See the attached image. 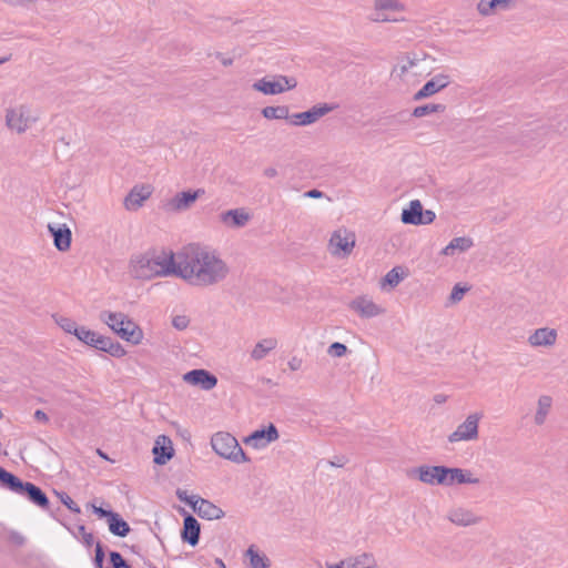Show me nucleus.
I'll use <instances>...</instances> for the list:
<instances>
[{"instance_id":"nucleus-59","label":"nucleus","mask_w":568,"mask_h":568,"mask_svg":"<svg viewBox=\"0 0 568 568\" xmlns=\"http://www.w3.org/2000/svg\"><path fill=\"white\" fill-rule=\"evenodd\" d=\"M11 60V54H8V55H4L2 58H0V65L10 61Z\"/></svg>"},{"instance_id":"nucleus-28","label":"nucleus","mask_w":568,"mask_h":568,"mask_svg":"<svg viewBox=\"0 0 568 568\" xmlns=\"http://www.w3.org/2000/svg\"><path fill=\"white\" fill-rule=\"evenodd\" d=\"M513 0H480L477 4V11L483 17H488L500 10L511 8Z\"/></svg>"},{"instance_id":"nucleus-21","label":"nucleus","mask_w":568,"mask_h":568,"mask_svg":"<svg viewBox=\"0 0 568 568\" xmlns=\"http://www.w3.org/2000/svg\"><path fill=\"white\" fill-rule=\"evenodd\" d=\"M349 307L355 311L362 317H375L384 314L385 310L374 303V301L367 296H358L354 298Z\"/></svg>"},{"instance_id":"nucleus-38","label":"nucleus","mask_w":568,"mask_h":568,"mask_svg":"<svg viewBox=\"0 0 568 568\" xmlns=\"http://www.w3.org/2000/svg\"><path fill=\"white\" fill-rule=\"evenodd\" d=\"M98 335L99 333L91 331L85 326H80L75 337L85 345L93 347Z\"/></svg>"},{"instance_id":"nucleus-45","label":"nucleus","mask_w":568,"mask_h":568,"mask_svg":"<svg viewBox=\"0 0 568 568\" xmlns=\"http://www.w3.org/2000/svg\"><path fill=\"white\" fill-rule=\"evenodd\" d=\"M111 342H112L111 337H106V336L99 334L98 337L95 338L93 348H97L99 351L106 353V348L109 347Z\"/></svg>"},{"instance_id":"nucleus-6","label":"nucleus","mask_w":568,"mask_h":568,"mask_svg":"<svg viewBox=\"0 0 568 568\" xmlns=\"http://www.w3.org/2000/svg\"><path fill=\"white\" fill-rule=\"evenodd\" d=\"M39 119L40 112L28 104H19L6 110V125L18 134L30 130Z\"/></svg>"},{"instance_id":"nucleus-39","label":"nucleus","mask_w":568,"mask_h":568,"mask_svg":"<svg viewBox=\"0 0 568 568\" xmlns=\"http://www.w3.org/2000/svg\"><path fill=\"white\" fill-rule=\"evenodd\" d=\"M404 278L403 273L399 271L398 267H394L390 271L386 273V275L383 278V284H387L390 287L397 286L402 280Z\"/></svg>"},{"instance_id":"nucleus-25","label":"nucleus","mask_w":568,"mask_h":568,"mask_svg":"<svg viewBox=\"0 0 568 568\" xmlns=\"http://www.w3.org/2000/svg\"><path fill=\"white\" fill-rule=\"evenodd\" d=\"M48 230L53 237L54 246L59 251L65 252L70 248L71 231L65 224H62V225L49 224Z\"/></svg>"},{"instance_id":"nucleus-26","label":"nucleus","mask_w":568,"mask_h":568,"mask_svg":"<svg viewBox=\"0 0 568 568\" xmlns=\"http://www.w3.org/2000/svg\"><path fill=\"white\" fill-rule=\"evenodd\" d=\"M152 452L154 454V463L164 465L173 456L171 439L166 436H159Z\"/></svg>"},{"instance_id":"nucleus-58","label":"nucleus","mask_w":568,"mask_h":568,"mask_svg":"<svg viewBox=\"0 0 568 568\" xmlns=\"http://www.w3.org/2000/svg\"><path fill=\"white\" fill-rule=\"evenodd\" d=\"M434 399H435L436 403L440 404V403H444L446 400V397L444 395H442V394H438V395L435 396Z\"/></svg>"},{"instance_id":"nucleus-8","label":"nucleus","mask_w":568,"mask_h":568,"mask_svg":"<svg viewBox=\"0 0 568 568\" xmlns=\"http://www.w3.org/2000/svg\"><path fill=\"white\" fill-rule=\"evenodd\" d=\"M297 81L293 77L282 74L264 77L252 84L253 90L266 95H275L295 89Z\"/></svg>"},{"instance_id":"nucleus-62","label":"nucleus","mask_w":568,"mask_h":568,"mask_svg":"<svg viewBox=\"0 0 568 568\" xmlns=\"http://www.w3.org/2000/svg\"><path fill=\"white\" fill-rule=\"evenodd\" d=\"M331 464H332L333 466H342V464H338V462H335V463H334V462H332Z\"/></svg>"},{"instance_id":"nucleus-56","label":"nucleus","mask_w":568,"mask_h":568,"mask_svg":"<svg viewBox=\"0 0 568 568\" xmlns=\"http://www.w3.org/2000/svg\"><path fill=\"white\" fill-rule=\"evenodd\" d=\"M216 59H219L224 67H230L233 64V59L230 57H225L222 53H216Z\"/></svg>"},{"instance_id":"nucleus-2","label":"nucleus","mask_w":568,"mask_h":568,"mask_svg":"<svg viewBox=\"0 0 568 568\" xmlns=\"http://www.w3.org/2000/svg\"><path fill=\"white\" fill-rule=\"evenodd\" d=\"M178 252L153 248L133 254L128 272L132 278L148 281L154 277L176 276Z\"/></svg>"},{"instance_id":"nucleus-40","label":"nucleus","mask_w":568,"mask_h":568,"mask_svg":"<svg viewBox=\"0 0 568 568\" xmlns=\"http://www.w3.org/2000/svg\"><path fill=\"white\" fill-rule=\"evenodd\" d=\"M373 558L371 555L363 554L353 560H347L348 568H371L373 566Z\"/></svg>"},{"instance_id":"nucleus-20","label":"nucleus","mask_w":568,"mask_h":568,"mask_svg":"<svg viewBox=\"0 0 568 568\" xmlns=\"http://www.w3.org/2000/svg\"><path fill=\"white\" fill-rule=\"evenodd\" d=\"M192 509L201 517L207 520L221 519L224 517V511L212 501L196 497L193 501H190Z\"/></svg>"},{"instance_id":"nucleus-37","label":"nucleus","mask_w":568,"mask_h":568,"mask_svg":"<svg viewBox=\"0 0 568 568\" xmlns=\"http://www.w3.org/2000/svg\"><path fill=\"white\" fill-rule=\"evenodd\" d=\"M53 320L57 323V325L68 334H72L75 336L80 328V326H78V324L69 317L53 315Z\"/></svg>"},{"instance_id":"nucleus-60","label":"nucleus","mask_w":568,"mask_h":568,"mask_svg":"<svg viewBox=\"0 0 568 568\" xmlns=\"http://www.w3.org/2000/svg\"><path fill=\"white\" fill-rule=\"evenodd\" d=\"M21 4H31L36 3L37 0H18Z\"/></svg>"},{"instance_id":"nucleus-32","label":"nucleus","mask_w":568,"mask_h":568,"mask_svg":"<svg viewBox=\"0 0 568 568\" xmlns=\"http://www.w3.org/2000/svg\"><path fill=\"white\" fill-rule=\"evenodd\" d=\"M108 525L109 530L115 536L125 537L130 532L129 524L116 513L108 520Z\"/></svg>"},{"instance_id":"nucleus-29","label":"nucleus","mask_w":568,"mask_h":568,"mask_svg":"<svg viewBox=\"0 0 568 568\" xmlns=\"http://www.w3.org/2000/svg\"><path fill=\"white\" fill-rule=\"evenodd\" d=\"M182 538L187 541L191 546H195L200 539V524L191 515L184 518Z\"/></svg>"},{"instance_id":"nucleus-31","label":"nucleus","mask_w":568,"mask_h":568,"mask_svg":"<svg viewBox=\"0 0 568 568\" xmlns=\"http://www.w3.org/2000/svg\"><path fill=\"white\" fill-rule=\"evenodd\" d=\"M552 406V399L548 395H541L537 400L536 413L534 415V423L538 426L545 424L548 414Z\"/></svg>"},{"instance_id":"nucleus-44","label":"nucleus","mask_w":568,"mask_h":568,"mask_svg":"<svg viewBox=\"0 0 568 568\" xmlns=\"http://www.w3.org/2000/svg\"><path fill=\"white\" fill-rule=\"evenodd\" d=\"M110 560L113 566V568H130L123 557L118 551H111L110 552Z\"/></svg>"},{"instance_id":"nucleus-52","label":"nucleus","mask_w":568,"mask_h":568,"mask_svg":"<svg viewBox=\"0 0 568 568\" xmlns=\"http://www.w3.org/2000/svg\"><path fill=\"white\" fill-rule=\"evenodd\" d=\"M33 417L37 422H40V423H48L49 422V417L48 415L41 410V409H37L33 414Z\"/></svg>"},{"instance_id":"nucleus-35","label":"nucleus","mask_w":568,"mask_h":568,"mask_svg":"<svg viewBox=\"0 0 568 568\" xmlns=\"http://www.w3.org/2000/svg\"><path fill=\"white\" fill-rule=\"evenodd\" d=\"M417 59L406 57L393 68L392 74L398 78H403L417 65Z\"/></svg>"},{"instance_id":"nucleus-53","label":"nucleus","mask_w":568,"mask_h":568,"mask_svg":"<svg viewBox=\"0 0 568 568\" xmlns=\"http://www.w3.org/2000/svg\"><path fill=\"white\" fill-rule=\"evenodd\" d=\"M290 369L298 371L302 367V359L297 357H292L287 363Z\"/></svg>"},{"instance_id":"nucleus-61","label":"nucleus","mask_w":568,"mask_h":568,"mask_svg":"<svg viewBox=\"0 0 568 568\" xmlns=\"http://www.w3.org/2000/svg\"><path fill=\"white\" fill-rule=\"evenodd\" d=\"M216 564L219 565V567L225 568V565L221 559H216Z\"/></svg>"},{"instance_id":"nucleus-22","label":"nucleus","mask_w":568,"mask_h":568,"mask_svg":"<svg viewBox=\"0 0 568 568\" xmlns=\"http://www.w3.org/2000/svg\"><path fill=\"white\" fill-rule=\"evenodd\" d=\"M557 338L558 333L555 328L540 327L529 334L527 342L531 347H552Z\"/></svg>"},{"instance_id":"nucleus-13","label":"nucleus","mask_w":568,"mask_h":568,"mask_svg":"<svg viewBox=\"0 0 568 568\" xmlns=\"http://www.w3.org/2000/svg\"><path fill=\"white\" fill-rule=\"evenodd\" d=\"M404 6L397 0H375L374 21L394 22L398 21V13L403 12Z\"/></svg>"},{"instance_id":"nucleus-3","label":"nucleus","mask_w":568,"mask_h":568,"mask_svg":"<svg viewBox=\"0 0 568 568\" xmlns=\"http://www.w3.org/2000/svg\"><path fill=\"white\" fill-rule=\"evenodd\" d=\"M102 323L125 342L138 345L143 339V331L122 312L102 311L99 315Z\"/></svg>"},{"instance_id":"nucleus-11","label":"nucleus","mask_w":568,"mask_h":568,"mask_svg":"<svg viewBox=\"0 0 568 568\" xmlns=\"http://www.w3.org/2000/svg\"><path fill=\"white\" fill-rule=\"evenodd\" d=\"M409 478L418 479L420 483L435 486L446 484V466L422 465L407 473Z\"/></svg>"},{"instance_id":"nucleus-55","label":"nucleus","mask_w":568,"mask_h":568,"mask_svg":"<svg viewBox=\"0 0 568 568\" xmlns=\"http://www.w3.org/2000/svg\"><path fill=\"white\" fill-rule=\"evenodd\" d=\"M10 540L19 546L23 545L26 541L24 537L19 532H12L10 535Z\"/></svg>"},{"instance_id":"nucleus-1","label":"nucleus","mask_w":568,"mask_h":568,"mask_svg":"<svg viewBox=\"0 0 568 568\" xmlns=\"http://www.w3.org/2000/svg\"><path fill=\"white\" fill-rule=\"evenodd\" d=\"M230 264L209 245L191 243L178 251L176 277L195 287H212L225 282Z\"/></svg>"},{"instance_id":"nucleus-17","label":"nucleus","mask_w":568,"mask_h":568,"mask_svg":"<svg viewBox=\"0 0 568 568\" xmlns=\"http://www.w3.org/2000/svg\"><path fill=\"white\" fill-rule=\"evenodd\" d=\"M153 189L149 184L135 185L125 196L123 205L128 211H138L151 196Z\"/></svg>"},{"instance_id":"nucleus-16","label":"nucleus","mask_w":568,"mask_h":568,"mask_svg":"<svg viewBox=\"0 0 568 568\" xmlns=\"http://www.w3.org/2000/svg\"><path fill=\"white\" fill-rule=\"evenodd\" d=\"M452 80L448 74L438 73L427 81L415 94L414 100L419 101L429 98L442 91L450 84Z\"/></svg>"},{"instance_id":"nucleus-36","label":"nucleus","mask_w":568,"mask_h":568,"mask_svg":"<svg viewBox=\"0 0 568 568\" xmlns=\"http://www.w3.org/2000/svg\"><path fill=\"white\" fill-rule=\"evenodd\" d=\"M446 110V105L442 103H429L418 105L413 110V116L423 118L432 113H442Z\"/></svg>"},{"instance_id":"nucleus-27","label":"nucleus","mask_w":568,"mask_h":568,"mask_svg":"<svg viewBox=\"0 0 568 568\" xmlns=\"http://www.w3.org/2000/svg\"><path fill=\"white\" fill-rule=\"evenodd\" d=\"M277 345L278 341L275 337L262 338L251 349L250 357L255 362H260L273 352Z\"/></svg>"},{"instance_id":"nucleus-9","label":"nucleus","mask_w":568,"mask_h":568,"mask_svg":"<svg viewBox=\"0 0 568 568\" xmlns=\"http://www.w3.org/2000/svg\"><path fill=\"white\" fill-rule=\"evenodd\" d=\"M481 414L471 413L466 419L457 426V428L450 433L447 437L450 444L459 442H474L479 437V422Z\"/></svg>"},{"instance_id":"nucleus-34","label":"nucleus","mask_w":568,"mask_h":568,"mask_svg":"<svg viewBox=\"0 0 568 568\" xmlns=\"http://www.w3.org/2000/svg\"><path fill=\"white\" fill-rule=\"evenodd\" d=\"M267 120H288L290 110L286 105L265 106L261 111Z\"/></svg>"},{"instance_id":"nucleus-47","label":"nucleus","mask_w":568,"mask_h":568,"mask_svg":"<svg viewBox=\"0 0 568 568\" xmlns=\"http://www.w3.org/2000/svg\"><path fill=\"white\" fill-rule=\"evenodd\" d=\"M189 323L190 321L185 315H176L172 320V325L179 331L185 329L189 326Z\"/></svg>"},{"instance_id":"nucleus-23","label":"nucleus","mask_w":568,"mask_h":568,"mask_svg":"<svg viewBox=\"0 0 568 568\" xmlns=\"http://www.w3.org/2000/svg\"><path fill=\"white\" fill-rule=\"evenodd\" d=\"M219 219L227 227L240 229L250 222L251 214L246 209L241 207L222 212Z\"/></svg>"},{"instance_id":"nucleus-46","label":"nucleus","mask_w":568,"mask_h":568,"mask_svg":"<svg viewBox=\"0 0 568 568\" xmlns=\"http://www.w3.org/2000/svg\"><path fill=\"white\" fill-rule=\"evenodd\" d=\"M60 499L64 506L68 507L72 513L79 514L81 511L80 507L73 501V499L67 495L65 493L60 495Z\"/></svg>"},{"instance_id":"nucleus-51","label":"nucleus","mask_w":568,"mask_h":568,"mask_svg":"<svg viewBox=\"0 0 568 568\" xmlns=\"http://www.w3.org/2000/svg\"><path fill=\"white\" fill-rule=\"evenodd\" d=\"M263 175L267 179H274L278 175V171L274 166H267L263 170Z\"/></svg>"},{"instance_id":"nucleus-33","label":"nucleus","mask_w":568,"mask_h":568,"mask_svg":"<svg viewBox=\"0 0 568 568\" xmlns=\"http://www.w3.org/2000/svg\"><path fill=\"white\" fill-rule=\"evenodd\" d=\"M246 557L250 559V568H268L271 566L267 556L260 552L254 546L248 547Z\"/></svg>"},{"instance_id":"nucleus-42","label":"nucleus","mask_w":568,"mask_h":568,"mask_svg":"<svg viewBox=\"0 0 568 568\" xmlns=\"http://www.w3.org/2000/svg\"><path fill=\"white\" fill-rule=\"evenodd\" d=\"M347 347L346 345L339 343V342H335L333 344H331L327 348V354L332 357H343L346 355L347 353Z\"/></svg>"},{"instance_id":"nucleus-10","label":"nucleus","mask_w":568,"mask_h":568,"mask_svg":"<svg viewBox=\"0 0 568 568\" xmlns=\"http://www.w3.org/2000/svg\"><path fill=\"white\" fill-rule=\"evenodd\" d=\"M435 219V212L432 210H424L419 200L410 201L400 215L402 222L410 225H428L432 224Z\"/></svg>"},{"instance_id":"nucleus-63","label":"nucleus","mask_w":568,"mask_h":568,"mask_svg":"<svg viewBox=\"0 0 568 568\" xmlns=\"http://www.w3.org/2000/svg\"><path fill=\"white\" fill-rule=\"evenodd\" d=\"M2 417H3V414H2V412L0 410V419H1Z\"/></svg>"},{"instance_id":"nucleus-54","label":"nucleus","mask_w":568,"mask_h":568,"mask_svg":"<svg viewBox=\"0 0 568 568\" xmlns=\"http://www.w3.org/2000/svg\"><path fill=\"white\" fill-rule=\"evenodd\" d=\"M304 196L308 197V199H321L324 196V193L322 191L313 189V190L305 192Z\"/></svg>"},{"instance_id":"nucleus-14","label":"nucleus","mask_w":568,"mask_h":568,"mask_svg":"<svg viewBox=\"0 0 568 568\" xmlns=\"http://www.w3.org/2000/svg\"><path fill=\"white\" fill-rule=\"evenodd\" d=\"M280 437L275 425L270 424L267 428L256 429L250 436L244 438V443L255 449H262Z\"/></svg>"},{"instance_id":"nucleus-15","label":"nucleus","mask_w":568,"mask_h":568,"mask_svg":"<svg viewBox=\"0 0 568 568\" xmlns=\"http://www.w3.org/2000/svg\"><path fill=\"white\" fill-rule=\"evenodd\" d=\"M447 519L458 527H469L480 524L483 517L476 514L473 509L456 506L448 510Z\"/></svg>"},{"instance_id":"nucleus-49","label":"nucleus","mask_w":568,"mask_h":568,"mask_svg":"<svg viewBox=\"0 0 568 568\" xmlns=\"http://www.w3.org/2000/svg\"><path fill=\"white\" fill-rule=\"evenodd\" d=\"M93 511L95 515H98L100 518H108V520L111 518V516L114 514L111 510H105L102 507L93 506Z\"/></svg>"},{"instance_id":"nucleus-57","label":"nucleus","mask_w":568,"mask_h":568,"mask_svg":"<svg viewBox=\"0 0 568 568\" xmlns=\"http://www.w3.org/2000/svg\"><path fill=\"white\" fill-rule=\"evenodd\" d=\"M84 541L88 546H90L93 542V535L92 534H85L84 535Z\"/></svg>"},{"instance_id":"nucleus-30","label":"nucleus","mask_w":568,"mask_h":568,"mask_svg":"<svg viewBox=\"0 0 568 568\" xmlns=\"http://www.w3.org/2000/svg\"><path fill=\"white\" fill-rule=\"evenodd\" d=\"M474 242L470 237L459 236L454 237L442 251L440 254L445 256H453L456 253H464L471 248Z\"/></svg>"},{"instance_id":"nucleus-41","label":"nucleus","mask_w":568,"mask_h":568,"mask_svg":"<svg viewBox=\"0 0 568 568\" xmlns=\"http://www.w3.org/2000/svg\"><path fill=\"white\" fill-rule=\"evenodd\" d=\"M468 291H469V287H467V286H462L460 284H456V285L453 287V290H452V292H450V294H449L448 303H449L450 305H454V304L459 303V302L464 298L465 294H466Z\"/></svg>"},{"instance_id":"nucleus-19","label":"nucleus","mask_w":568,"mask_h":568,"mask_svg":"<svg viewBox=\"0 0 568 568\" xmlns=\"http://www.w3.org/2000/svg\"><path fill=\"white\" fill-rule=\"evenodd\" d=\"M479 485L480 478L477 477L471 470L458 467H446V484L445 486L453 485Z\"/></svg>"},{"instance_id":"nucleus-12","label":"nucleus","mask_w":568,"mask_h":568,"mask_svg":"<svg viewBox=\"0 0 568 568\" xmlns=\"http://www.w3.org/2000/svg\"><path fill=\"white\" fill-rule=\"evenodd\" d=\"M335 109V105L327 103H320L305 112L294 113L288 116V122L292 125H310L315 123L318 119L326 115Z\"/></svg>"},{"instance_id":"nucleus-24","label":"nucleus","mask_w":568,"mask_h":568,"mask_svg":"<svg viewBox=\"0 0 568 568\" xmlns=\"http://www.w3.org/2000/svg\"><path fill=\"white\" fill-rule=\"evenodd\" d=\"M204 191L199 189L194 192L192 191H183L178 193L173 199L168 203L169 209L172 211H185L190 209L194 202L203 194Z\"/></svg>"},{"instance_id":"nucleus-43","label":"nucleus","mask_w":568,"mask_h":568,"mask_svg":"<svg viewBox=\"0 0 568 568\" xmlns=\"http://www.w3.org/2000/svg\"><path fill=\"white\" fill-rule=\"evenodd\" d=\"M106 353L116 358H121L126 355L125 348L119 342L113 339L106 348Z\"/></svg>"},{"instance_id":"nucleus-5","label":"nucleus","mask_w":568,"mask_h":568,"mask_svg":"<svg viewBox=\"0 0 568 568\" xmlns=\"http://www.w3.org/2000/svg\"><path fill=\"white\" fill-rule=\"evenodd\" d=\"M211 447L220 457L235 464L248 462L237 439L227 432H217L211 437Z\"/></svg>"},{"instance_id":"nucleus-4","label":"nucleus","mask_w":568,"mask_h":568,"mask_svg":"<svg viewBox=\"0 0 568 568\" xmlns=\"http://www.w3.org/2000/svg\"><path fill=\"white\" fill-rule=\"evenodd\" d=\"M0 481L12 493L26 496L32 504L40 508L45 509L49 507V499L41 488L32 483L22 481L20 478L7 471L2 467H0Z\"/></svg>"},{"instance_id":"nucleus-48","label":"nucleus","mask_w":568,"mask_h":568,"mask_svg":"<svg viewBox=\"0 0 568 568\" xmlns=\"http://www.w3.org/2000/svg\"><path fill=\"white\" fill-rule=\"evenodd\" d=\"M103 560H104V551H103L102 545L100 542H98L95 546V556H94L95 568H102Z\"/></svg>"},{"instance_id":"nucleus-7","label":"nucleus","mask_w":568,"mask_h":568,"mask_svg":"<svg viewBox=\"0 0 568 568\" xmlns=\"http://www.w3.org/2000/svg\"><path fill=\"white\" fill-rule=\"evenodd\" d=\"M356 245V235L346 227H338L332 232L327 252L335 258H347L354 251Z\"/></svg>"},{"instance_id":"nucleus-50","label":"nucleus","mask_w":568,"mask_h":568,"mask_svg":"<svg viewBox=\"0 0 568 568\" xmlns=\"http://www.w3.org/2000/svg\"><path fill=\"white\" fill-rule=\"evenodd\" d=\"M178 498L181 500V501H184L185 504H187L190 506V501H193L194 499H196L197 495H191L189 496L186 494V491H181V490H178Z\"/></svg>"},{"instance_id":"nucleus-18","label":"nucleus","mask_w":568,"mask_h":568,"mask_svg":"<svg viewBox=\"0 0 568 568\" xmlns=\"http://www.w3.org/2000/svg\"><path fill=\"white\" fill-rule=\"evenodd\" d=\"M183 381L203 390H211L217 384V378L206 369H192L183 375Z\"/></svg>"}]
</instances>
